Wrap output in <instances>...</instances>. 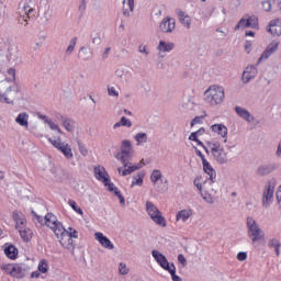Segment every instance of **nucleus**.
I'll return each instance as SVG.
<instances>
[{
  "label": "nucleus",
  "mask_w": 281,
  "mask_h": 281,
  "mask_svg": "<svg viewBox=\"0 0 281 281\" xmlns=\"http://www.w3.org/2000/svg\"><path fill=\"white\" fill-rule=\"evenodd\" d=\"M117 269L120 276H128V273H131V269L128 268V265H126V262H120Z\"/></svg>",
  "instance_id": "58836bf2"
},
{
  "label": "nucleus",
  "mask_w": 281,
  "mask_h": 281,
  "mask_svg": "<svg viewBox=\"0 0 281 281\" xmlns=\"http://www.w3.org/2000/svg\"><path fill=\"white\" fill-rule=\"evenodd\" d=\"M210 131L211 133H213V135H217V137H221L224 144H227V142H229V130L227 128V125L223 123H215L210 126Z\"/></svg>",
  "instance_id": "4468645a"
},
{
  "label": "nucleus",
  "mask_w": 281,
  "mask_h": 281,
  "mask_svg": "<svg viewBox=\"0 0 281 281\" xmlns=\"http://www.w3.org/2000/svg\"><path fill=\"white\" fill-rule=\"evenodd\" d=\"M201 148H205V147H196L195 148V155H198V157H200L202 159V161H203V159H205V156L201 151Z\"/></svg>",
  "instance_id": "e2e57ef3"
},
{
  "label": "nucleus",
  "mask_w": 281,
  "mask_h": 281,
  "mask_svg": "<svg viewBox=\"0 0 281 281\" xmlns=\"http://www.w3.org/2000/svg\"><path fill=\"white\" fill-rule=\"evenodd\" d=\"M279 47H280V41L274 40V41H272V42L267 46V49H268L269 52H271L272 54H276L277 50L279 49Z\"/></svg>",
  "instance_id": "c03bdc74"
},
{
  "label": "nucleus",
  "mask_w": 281,
  "mask_h": 281,
  "mask_svg": "<svg viewBox=\"0 0 281 281\" xmlns=\"http://www.w3.org/2000/svg\"><path fill=\"white\" fill-rule=\"evenodd\" d=\"M93 175L97 181L103 183L104 188H109L113 182L111 181V176H109V171L102 165H97L93 168Z\"/></svg>",
  "instance_id": "f8f14e48"
},
{
  "label": "nucleus",
  "mask_w": 281,
  "mask_h": 281,
  "mask_svg": "<svg viewBox=\"0 0 281 281\" xmlns=\"http://www.w3.org/2000/svg\"><path fill=\"white\" fill-rule=\"evenodd\" d=\"M122 127H125V128H132L133 127V121H131V119L126 117V116H122L120 119L119 122H116L114 125H113V130L114 131H117V128H122Z\"/></svg>",
  "instance_id": "c756f323"
},
{
  "label": "nucleus",
  "mask_w": 281,
  "mask_h": 281,
  "mask_svg": "<svg viewBox=\"0 0 281 281\" xmlns=\"http://www.w3.org/2000/svg\"><path fill=\"white\" fill-rule=\"evenodd\" d=\"M79 153L83 157H87L89 155V149L85 145H79Z\"/></svg>",
  "instance_id": "052dcab7"
},
{
  "label": "nucleus",
  "mask_w": 281,
  "mask_h": 281,
  "mask_svg": "<svg viewBox=\"0 0 281 281\" xmlns=\"http://www.w3.org/2000/svg\"><path fill=\"white\" fill-rule=\"evenodd\" d=\"M144 177H146L144 172L134 175L132 178L131 188H142V186H144Z\"/></svg>",
  "instance_id": "2f4dec72"
},
{
  "label": "nucleus",
  "mask_w": 281,
  "mask_h": 281,
  "mask_svg": "<svg viewBox=\"0 0 281 281\" xmlns=\"http://www.w3.org/2000/svg\"><path fill=\"white\" fill-rule=\"evenodd\" d=\"M158 54L164 58V56H166V54H170V52H172V49H175V44L173 42H170L168 40H160L157 44L156 47Z\"/></svg>",
  "instance_id": "4be33fe9"
},
{
  "label": "nucleus",
  "mask_w": 281,
  "mask_h": 281,
  "mask_svg": "<svg viewBox=\"0 0 281 281\" xmlns=\"http://www.w3.org/2000/svg\"><path fill=\"white\" fill-rule=\"evenodd\" d=\"M194 214L192 209H182L176 213L177 223H188V220L191 218Z\"/></svg>",
  "instance_id": "393cba45"
},
{
  "label": "nucleus",
  "mask_w": 281,
  "mask_h": 281,
  "mask_svg": "<svg viewBox=\"0 0 281 281\" xmlns=\"http://www.w3.org/2000/svg\"><path fill=\"white\" fill-rule=\"evenodd\" d=\"M133 155H135V147H133V142L128 138H125L121 142L120 151L114 154V158L116 161L124 164L126 159H132Z\"/></svg>",
  "instance_id": "0eeeda50"
},
{
  "label": "nucleus",
  "mask_w": 281,
  "mask_h": 281,
  "mask_svg": "<svg viewBox=\"0 0 281 281\" xmlns=\"http://www.w3.org/2000/svg\"><path fill=\"white\" fill-rule=\"evenodd\" d=\"M146 212H147L150 221H153V223H155V225H157L158 227H167L168 226V222L166 221V217L164 216L161 211H159L157 205H155V203L147 201L146 202Z\"/></svg>",
  "instance_id": "6e6552de"
},
{
  "label": "nucleus",
  "mask_w": 281,
  "mask_h": 281,
  "mask_svg": "<svg viewBox=\"0 0 281 281\" xmlns=\"http://www.w3.org/2000/svg\"><path fill=\"white\" fill-rule=\"evenodd\" d=\"M94 240L106 251H115V244L102 232L94 233Z\"/></svg>",
  "instance_id": "2eb2a0df"
},
{
  "label": "nucleus",
  "mask_w": 281,
  "mask_h": 281,
  "mask_svg": "<svg viewBox=\"0 0 281 281\" xmlns=\"http://www.w3.org/2000/svg\"><path fill=\"white\" fill-rule=\"evenodd\" d=\"M235 113L244 120L245 122H248V124H254L256 122V117H254V114L249 112L246 108L243 106H235Z\"/></svg>",
  "instance_id": "5701e85b"
},
{
  "label": "nucleus",
  "mask_w": 281,
  "mask_h": 281,
  "mask_svg": "<svg viewBox=\"0 0 281 281\" xmlns=\"http://www.w3.org/2000/svg\"><path fill=\"white\" fill-rule=\"evenodd\" d=\"M151 256L154 260H156L157 265L164 269V271L168 272L169 270L173 269L175 263L168 261V258H166V255H164L161 251L153 250Z\"/></svg>",
  "instance_id": "dca6fc26"
},
{
  "label": "nucleus",
  "mask_w": 281,
  "mask_h": 281,
  "mask_svg": "<svg viewBox=\"0 0 281 281\" xmlns=\"http://www.w3.org/2000/svg\"><path fill=\"white\" fill-rule=\"evenodd\" d=\"M276 186H278V181H276V179H271L267 186H266V190L263 193L266 194H274L276 192Z\"/></svg>",
  "instance_id": "c9c22d12"
},
{
  "label": "nucleus",
  "mask_w": 281,
  "mask_h": 281,
  "mask_svg": "<svg viewBox=\"0 0 281 281\" xmlns=\"http://www.w3.org/2000/svg\"><path fill=\"white\" fill-rule=\"evenodd\" d=\"M0 102L4 104H14V90L8 79L0 81Z\"/></svg>",
  "instance_id": "1a4fd4ad"
},
{
  "label": "nucleus",
  "mask_w": 281,
  "mask_h": 281,
  "mask_svg": "<svg viewBox=\"0 0 281 281\" xmlns=\"http://www.w3.org/2000/svg\"><path fill=\"white\" fill-rule=\"evenodd\" d=\"M68 205L69 207H71V210H74V212H76V214H79V216H85V212L82 211V207H80V205H78L76 201L69 200Z\"/></svg>",
  "instance_id": "e433bc0d"
},
{
  "label": "nucleus",
  "mask_w": 281,
  "mask_h": 281,
  "mask_svg": "<svg viewBox=\"0 0 281 281\" xmlns=\"http://www.w3.org/2000/svg\"><path fill=\"white\" fill-rule=\"evenodd\" d=\"M123 165L117 167L116 172L119 177H128V175H133V172H137V170H142L144 166H146V161L144 158L138 164L133 162H122Z\"/></svg>",
  "instance_id": "9d476101"
},
{
  "label": "nucleus",
  "mask_w": 281,
  "mask_h": 281,
  "mask_svg": "<svg viewBox=\"0 0 281 281\" xmlns=\"http://www.w3.org/2000/svg\"><path fill=\"white\" fill-rule=\"evenodd\" d=\"M176 15L182 27H184L186 30H190L192 27V15H190L188 11L183 9H177Z\"/></svg>",
  "instance_id": "f3484780"
},
{
  "label": "nucleus",
  "mask_w": 281,
  "mask_h": 281,
  "mask_svg": "<svg viewBox=\"0 0 281 281\" xmlns=\"http://www.w3.org/2000/svg\"><path fill=\"white\" fill-rule=\"evenodd\" d=\"M177 27V21L175 18L166 16L160 21L159 30L164 34H172Z\"/></svg>",
  "instance_id": "a211bd4d"
},
{
  "label": "nucleus",
  "mask_w": 281,
  "mask_h": 281,
  "mask_svg": "<svg viewBox=\"0 0 281 281\" xmlns=\"http://www.w3.org/2000/svg\"><path fill=\"white\" fill-rule=\"evenodd\" d=\"M37 270L40 271V273H47V271H49V265L45 259H42L38 262Z\"/></svg>",
  "instance_id": "ea45409f"
},
{
  "label": "nucleus",
  "mask_w": 281,
  "mask_h": 281,
  "mask_svg": "<svg viewBox=\"0 0 281 281\" xmlns=\"http://www.w3.org/2000/svg\"><path fill=\"white\" fill-rule=\"evenodd\" d=\"M168 273H170L172 281H183V280L181 279V277L177 276V267H176V266H173V267L168 271Z\"/></svg>",
  "instance_id": "8fccbe9b"
},
{
  "label": "nucleus",
  "mask_w": 281,
  "mask_h": 281,
  "mask_svg": "<svg viewBox=\"0 0 281 281\" xmlns=\"http://www.w3.org/2000/svg\"><path fill=\"white\" fill-rule=\"evenodd\" d=\"M271 203H273V194L263 192V200H262L263 207H269Z\"/></svg>",
  "instance_id": "a19ab883"
},
{
  "label": "nucleus",
  "mask_w": 281,
  "mask_h": 281,
  "mask_svg": "<svg viewBox=\"0 0 281 281\" xmlns=\"http://www.w3.org/2000/svg\"><path fill=\"white\" fill-rule=\"evenodd\" d=\"M271 56H273V53L266 48L263 50V53L261 54V56L257 60L258 65H260V63H263V60H269V58H271Z\"/></svg>",
  "instance_id": "79ce46f5"
},
{
  "label": "nucleus",
  "mask_w": 281,
  "mask_h": 281,
  "mask_svg": "<svg viewBox=\"0 0 281 281\" xmlns=\"http://www.w3.org/2000/svg\"><path fill=\"white\" fill-rule=\"evenodd\" d=\"M237 260H239V262H245V260H247V252L246 251L238 252Z\"/></svg>",
  "instance_id": "680f3d73"
},
{
  "label": "nucleus",
  "mask_w": 281,
  "mask_h": 281,
  "mask_svg": "<svg viewBox=\"0 0 281 281\" xmlns=\"http://www.w3.org/2000/svg\"><path fill=\"white\" fill-rule=\"evenodd\" d=\"M40 19L43 21V23H47L49 19H52V9L49 8V4H46L45 8L40 10Z\"/></svg>",
  "instance_id": "72a5a7b5"
},
{
  "label": "nucleus",
  "mask_w": 281,
  "mask_h": 281,
  "mask_svg": "<svg viewBox=\"0 0 281 281\" xmlns=\"http://www.w3.org/2000/svg\"><path fill=\"white\" fill-rule=\"evenodd\" d=\"M256 76H258V68H256L254 65H249L241 74V82H244V85H248V82H251Z\"/></svg>",
  "instance_id": "412c9836"
},
{
  "label": "nucleus",
  "mask_w": 281,
  "mask_h": 281,
  "mask_svg": "<svg viewBox=\"0 0 281 281\" xmlns=\"http://www.w3.org/2000/svg\"><path fill=\"white\" fill-rule=\"evenodd\" d=\"M43 223L46 227L52 229L63 249H74V238L78 239V231L71 227L66 229L63 223L58 221V217L54 215V213L46 214Z\"/></svg>",
  "instance_id": "f03ea898"
},
{
  "label": "nucleus",
  "mask_w": 281,
  "mask_h": 281,
  "mask_svg": "<svg viewBox=\"0 0 281 281\" xmlns=\"http://www.w3.org/2000/svg\"><path fill=\"white\" fill-rule=\"evenodd\" d=\"M276 157H278V159H281V140L279 142V144L277 146Z\"/></svg>",
  "instance_id": "0e129e2a"
},
{
  "label": "nucleus",
  "mask_w": 281,
  "mask_h": 281,
  "mask_svg": "<svg viewBox=\"0 0 281 281\" xmlns=\"http://www.w3.org/2000/svg\"><path fill=\"white\" fill-rule=\"evenodd\" d=\"M246 36H251V37H254V36H256V33H255L254 31H247V32H246Z\"/></svg>",
  "instance_id": "338daca9"
},
{
  "label": "nucleus",
  "mask_w": 281,
  "mask_h": 281,
  "mask_svg": "<svg viewBox=\"0 0 281 281\" xmlns=\"http://www.w3.org/2000/svg\"><path fill=\"white\" fill-rule=\"evenodd\" d=\"M123 8L125 11L133 12L135 10V0H123Z\"/></svg>",
  "instance_id": "37998d69"
},
{
  "label": "nucleus",
  "mask_w": 281,
  "mask_h": 281,
  "mask_svg": "<svg viewBox=\"0 0 281 281\" xmlns=\"http://www.w3.org/2000/svg\"><path fill=\"white\" fill-rule=\"evenodd\" d=\"M3 271L11 278H16V280H23L27 276V268L19 263H8L3 266Z\"/></svg>",
  "instance_id": "9b49d317"
},
{
  "label": "nucleus",
  "mask_w": 281,
  "mask_h": 281,
  "mask_svg": "<svg viewBox=\"0 0 281 281\" xmlns=\"http://www.w3.org/2000/svg\"><path fill=\"white\" fill-rule=\"evenodd\" d=\"M24 15L20 16V23L22 25H27V22L30 19H33V16H36V2L34 0H30L25 2L23 7Z\"/></svg>",
  "instance_id": "ddd939ff"
},
{
  "label": "nucleus",
  "mask_w": 281,
  "mask_h": 281,
  "mask_svg": "<svg viewBox=\"0 0 281 281\" xmlns=\"http://www.w3.org/2000/svg\"><path fill=\"white\" fill-rule=\"evenodd\" d=\"M269 173V166L267 165H260L258 168H257V175L259 177H267V175Z\"/></svg>",
  "instance_id": "a18cd8bd"
},
{
  "label": "nucleus",
  "mask_w": 281,
  "mask_h": 281,
  "mask_svg": "<svg viewBox=\"0 0 281 281\" xmlns=\"http://www.w3.org/2000/svg\"><path fill=\"white\" fill-rule=\"evenodd\" d=\"M246 227L248 231V238L252 247H260V245H265L267 239L265 238V232L260 228V224L254 217H247Z\"/></svg>",
  "instance_id": "20e7f679"
},
{
  "label": "nucleus",
  "mask_w": 281,
  "mask_h": 281,
  "mask_svg": "<svg viewBox=\"0 0 281 281\" xmlns=\"http://www.w3.org/2000/svg\"><path fill=\"white\" fill-rule=\"evenodd\" d=\"M205 134V128L201 127L200 130L192 132L189 137H188V142L190 144V146H192L193 148H203V142H201V135Z\"/></svg>",
  "instance_id": "6ab92c4d"
},
{
  "label": "nucleus",
  "mask_w": 281,
  "mask_h": 281,
  "mask_svg": "<svg viewBox=\"0 0 281 281\" xmlns=\"http://www.w3.org/2000/svg\"><path fill=\"white\" fill-rule=\"evenodd\" d=\"M154 188H158L159 183L164 181V173L159 169H154L149 177Z\"/></svg>",
  "instance_id": "c85d7f7f"
},
{
  "label": "nucleus",
  "mask_w": 281,
  "mask_h": 281,
  "mask_svg": "<svg viewBox=\"0 0 281 281\" xmlns=\"http://www.w3.org/2000/svg\"><path fill=\"white\" fill-rule=\"evenodd\" d=\"M133 139L138 148H144L150 144V136L144 131L136 132Z\"/></svg>",
  "instance_id": "aec40b11"
},
{
  "label": "nucleus",
  "mask_w": 281,
  "mask_h": 281,
  "mask_svg": "<svg viewBox=\"0 0 281 281\" xmlns=\"http://www.w3.org/2000/svg\"><path fill=\"white\" fill-rule=\"evenodd\" d=\"M12 218L14 221L15 229H18V232L20 229H23L24 227H27V220L25 218V215H23L21 212L14 211L12 214Z\"/></svg>",
  "instance_id": "b1692460"
},
{
  "label": "nucleus",
  "mask_w": 281,
  "mask_h": 281,
  "mask_svg": "<svg viewBox=\"0 0 281 281\" xmlns=\"http://www.w3.org/2000/svg\"><path fill=\"white\" fill-rule=\"evenodd\" d=\"M267 32L271 34V36H281V20H272L268 24Z\"/></svg>",
  "instance_id": "bb28decb"
},
{
  "label": "nucleus",
  "mask_w": 281,
  "mask_h": 281,
  "mask_svg": "<svg viewBox=\"0 0 281 281\" xmlns=\"http://www.w3.org/2000/svg\"><path fill=\"white\" fill-rule=\"evenodd\" d=\"M196 124H203V116H195L193 120L190 122V126H196Z\"/></svg>",
  "instance_id": "4d7b16f0"
},
{
  "label": "nucleus",
  "mask_w": 281,
  "mask_h": 281,
  "mask_svg": "<svg viewBox=\"0 0 281 281\" xmlns=\"http://www.w3.org/2000/svg\"><path fill=\"white\" fill-rule=\"evenodd\" d=\"M40 119L44 120V122H46V124H47V122H50L49 119L45 115H41Z\"/></svg>",
  "instance_id": "774afa93"
},
{
  "label": "nucleus",
  "mask_w": 281,
  "mask_h": 281,
  "mask_svg": "<svg viewBox=\"0 0 281 281\" xmlns=\"http://www.w3.org/2000/svg\"><path fill=\"white\" fill-rule=\"evenodd\" d=\"M246 27H249V22L244 18L237 23L235 30H246Z\"/></svg>",
  "instance_id": "09e8293b"
},
{
  "label": "nucleus",
  "mask_w": 281,
  "mask_h": 281,
  "mask_svg": "<svg viewBox=\"0 0 281 281\" xmlns=\"http://www.w3.org/2000/svg\"><path fill=\"white\" fill-rule=\"evenodd\" d=\"M203 100L206 104H210V106H221V104L225 102V88L218 85L210 86L203 92Z\"/></svg>",
  "instance_id": "39448f33"
},
{
  "label": "nucleus",
  "mask_w": 281,
  "mask_h": 281,
  "mask_svg": "<svg viewBox=\"0 0 281 281\" xmlns=\"http://www.w3.org/2000/svg\"><path fill=\"white\" fill-rule=\"evenodd\" d=\"M108 95H110L111 98H120V91H117V88L113 86H109Z\"/></svg>",
  "instance_id": "de8ad7c7"
},
{
  "label": "nucleus",
  "mask_w": 281,
  "mask_h": 281,
  "mask_svg": "<svg viewBox=\"0 0 281 281\" xmlns=\"http://www.w3.org/2000/svg\"><path fill=\"white\" fill-rule=\"evenodd\" d=\"M15 124L22 128H30V114L27 112H22L15 117Z\"/></svg>",
  "instance_id": "cd10ccee"
},
{
  "label": "nucleus",
  "mask_w": 281,
  "mask_h": 281,
  "mask_svg": "<svg viewBox=\"0 0 281 281\" xmlns=\"http://www.w3.org/2000/svg\"><path fill=\"white\" fill-rule=\"evenodd\" d=\"M47 125L52 131V136H48L49 144L60 151L66 159H71L74 157V149L71 148L70 144L63 140L60 137H56V135H63V130H60V126L53 121H47Z\"/></svg>",
  "instance_id": "7ed1b4c3"
},
{
  "label": "nucleus",
  "mask_w": 281,
  "mask_h": 281,
  "mask_svg": "<svg viewBox=\"0 0 281 281\" xmlns=\"http://www.w3.org/2000/svg\"><path fill=\"white\" fill-rule=\"evenodd\" d=\"M139 54H143L144 56H148L150 52L148 50V46L146 44H140L138 46Z\"/></svg>",
  "instance_id": "864d4df0"
},
{
  "label": "nucleus",
  "mask_w": 281,
  "mask_h": 281,
  "mask_svg": "<svg viewBox=\"0 0 281 281\" xmlns=\"http://www.w3.org/2000/svg\"><path fill=\"white\" fill-rule=\"evenodd\" d=\"M31 278L34 280V279H38V278H41V271H33L32 273H31Z\"/></svg>",
  "instance_id": "69168bd1"
},
{
  "label": "nucleus",
  "mask_w": 281,
  "mask_h": 281,
  "mask_svg": "<svg viewBox=\"0 0 281 281\" xmlns=\"http://www.w3.org/2000/svg\"><path fill=\"white\" fill-rule=\"evenodd\" d=\"M108 192H111L113 196H115L120 201V205L124 207L126 205V199H124V195L122 194V191L115 186V183H111L108 189Z\"/></svg>",
  "instance_id": "a878e982"
},
{
  "label": "nucleus",
  "mask_w": 281,
  "mask_h": 281,
  "mask_svg": "<svg viewBox=\"0 0 281 281\" xmlns=\"http://www.w3.org/2000/svg\"><path fill=\"white\" fill-rule=\"evenodd\" d=\"M195 106L196 102H194L192 98H184L180 103V109H183L184 111H194Z\"/></svg>",
  "instance_id": "473e14b6"
},
{
  "label": "nucleus",
  "mask_w": 281,
  "mask_h": 281,
  "mask_svg": "<svg viewBox=\"0 0 281 281\" xmlns=\"http://www.w3.org/2000/svg\"><path fill=\"white\" fill-rule=\"evenodd\" d=\"M272 8H273V4H271V1H263L262 2L263 12H271Z\"/></svg>",
  "instance_id": "5fc2aeb1"
},
{
  "label": "nucleus",
  "mask_w": 281,
  "mask_h": 281,
  "mask_svg": "<svg viewBox=\"0 0 281 281\" xmlns=\"http://www.w3.org/2000/svg\"><path fill=\"white\" fill-rule=\"evenodd\" d=\"M245 52H246V54H248V55L254 54V43H251V42H246V44H245Z\"/></svg>",
  "instance_id": "6e6d98bb"
},
{
  "label": "nucleus",
  "mask_w": 281,
  "mask_h": 281,
  "mask_svg": "<svg viewBox=\"0 0 281 281\" xmlns=\"http://www.w3.org/2000/svg\"><path fill=\"white\" fill-rule=\"evenodd\" d=\"M276 196H277V205L279 210H281V186L278 188L276 192Z\"/></svg>",
  "instance_id": "bf43d9fd"
},
{
  "label": "nucleus",
  "mask_w": 281,
  "mask_h": 281,
  "mask_svg": "<svg viewBox=\"0 0 281 281\" xmlns=\"http://www.w3.org/2000/svg\"><path fill=\"white\" fill-rule=\"evenodd\" d=\"M7 78L4 80H8L10 82V85H12V82H14L16 80V69L14 68H9L7 70Z\"/></svg>",
  "instance_id": "4c0bfd02"
},
{
  "label": "nucleus",
  "mask_w": 281,
  "mask_h": 281,
  "mask_svg": "<svg viewBox=\"0 0 281 281\" xmlns=\"http://www.w3.org/2000/svg\"><path fill=\"white\" fill-rule=\"evenodd\" d=\"M63 126L67 133H74V122H71V120L65 119L63 121Z\"/></svg>",
  "instance_id": "49530a36"
},
{
  "label": "nucleus",
  "mask_w": 281,
  "mask_h": 281,
  "mask_svg": "<svg viewBox=\"0 0 281 281\" xmlns=\"http://www.w3.org/2000/svg\"><path fill=\"white\" fill-rule=\"evenodd\" d=\"M246 20L248 21V27H258V18L251 16Z\"/></svg>",
  "instance_id": "603ef678"
},
{
  "label": "nucleus",
  "mask_w": 281,
  "mask_h": 281,
  "mask_svg": "<svg viewBox=\"0 0 281 281\" xmlns=\"http://www.w3.org/2000/svg\"><path fill=\"white\" fill-rule=\"evenodd\" d=\"M4 254L11 260H16V256H19V250L16 249V247L9 245L4 247Z\"/></svg>",
  "instance_id": "f704fd0d"
},
{
  "label": "nucleus",
  "mask_w": 281,
  "mask_h": 281,
  "mask_svg": "<svg viewBox=\"0 0 281 281\" xmlns=\"http://www.w3.org/2000/svg\"><path fill=\"white\" fill-rule=\"evenodd\" d=\"M202 168L203 172H205L210 178H205V176H198L194 179L193 184L200 192L203 201L212 204L214 203V194L216 193V182H214V179L216 178V170H214V167H212V164H210L207 159H203Z\"/></svg>",
  "instance_id": "f257e3e1"
},
{
  "label": "nucleus",
  "mask_w": 281,
  "mask_h": 281,
  "mask_svg": "<svg viewBox=\"0 0 281 281\" xmlns=\"http://www.w3.org/2000/svg\"><path fill=\"white\" fill-rule=\"evenodd\" d=\"M74 49H76V40H71L66 52L68 54H74Z\"/></svg>",
  "instance_id": "13d9d810"
},
{
  "label": "nucleus",
  "mask_w": 281,
  "mask_h": 281,
  "mask_svg": "<svg viewBox=\"0 0 281 281\" xmlns=\"http://www.w3.org/2000/svg\"><path fill=\"white\" fill-rule=\"evenodd\" d=\"M211 155L220 166H225L229 161V153L217 140H211L207 143Z\"/></svg>",
  "instance_id": "423d86ee"
},
{
  "label": "nucleus",
  "mask_w": 281,
  "mask_h": 281,
  "mask_svg": "<svg viewBox=\"0 0 281 281\" xmlns=\"http://www.w3.org/2000/svg\"><path fill=\"white\" fill-rule=\"evenodd\" d=\"M178 263L182 268L188 267V259L186 258V256L183 254L178 255Z\"/></svg>",
  "instance_id": "3c124183"
},
{
  "label": "nucleus",
  "mask_w": 281,
  "mask_h": 281,
  "mask_svg": "<svg viewBox=\"0 0 281 281\" xmlns=\"http://www.w3.org/2000/svg\"><path fill=\"white\" fill-rule=\"evenodd\" d=\"M22 240H24V243H30V240H32L34 233L32 232L31 227L24 226V228H20V231H18Z\"/></svg>",
  "instance_id": "7c9ffc66"
}]
</instances>
